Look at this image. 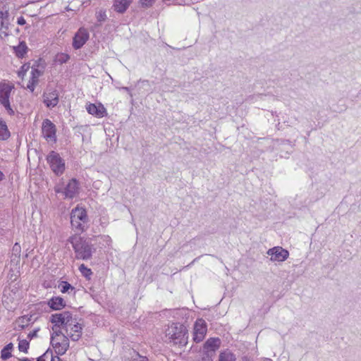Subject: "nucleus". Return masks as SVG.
<instances>
[{
	"mask_svg": "<svg viewBox=\"0 0 361 361\" xmlns=\"http://www.w3.org/2000/svg\"><path fill=\"white\" fill-rule=\"evenodd\" d=\"M68 242L72 245L75 252V257L77 259L85 261L90 260L92 258L95 248L90 240L84 238L80 235H73L69 238Z\"/></svg>",
	"mask_w": 361,
	"mask_h": 361,
	"instance_id": "nucleus-1",
	"label": "nucleus"
},
{
	"mask_svg": "<svg viewBox=\"0 0 361 361\" xmlns=\"http://www.w3.org/2000/svg\"><path fill=\"white\" fill-rule=\"evenodd\" d=\"M188 331L183 324L172 323L165 330L166 337L175 345L185 346L188 343Z\"/></svg>",
	"mask_w": 361,
	"mask_h": 361,
	"instance_id": "nucleus-2",
	"label": "nucleus"
},
{
	"mask_svg": "<svg viewBox=\"0 0 361 361\" xmlns=\"http://www.w3.org/2000/svg\"><path fill=\"white\" fill-rule=\"evenodd\" d=\"M221 340L219 338H210L204 343L202 353V361H213L216 350L221 346Z\"/></svg>",
	"mask_w": 361,
	"mask_h": 361,
	"instance_id": "nucleus-3",
	"label": "nucleus"
},
{
	"mask_svg": "<svg viewBox=\"0 0 361 361\" xmlns=\"http://www.w3.org/2000/svg\"><path fill=\"white\" fill-rule=\"evenodd\" d=\"M14 86L12 84L0 83V104L4 107L9 115H13L14 111L10 103V96Z\"/></svg>",
	"mask_w": 361,
	"mask_h": 361,
	"instance_id": "nucleus-4",
	"label": "nucleus"
},
{
	"mask_svg": "<svg viewBox=\"0 0 361 361\" xmlns=\"http://www.w3.org/2000/svg\"><path fill=\"white\" fill-rule=\"evenodd\" d=\"M73 319L72 313L65 311L52 314L50 322L54 324L56 326H61L65 329L67 326L72 324Z\"/></svg>",
	"mask_w": 361,
	"mask_h": 361,
	"instance_id": "nucleus-5",
	"label": "nucleus"
},
{
	"mask_svg": "<svg viewBox=\"0 0 361 361\" xmlns=\"http://www.w3.org/2000/svg\"><path fill=\"white\" fill-rule=\"evenodd\" d=\"M47 159L51 170L56 175H61L63 173L65 169V164L58 153L54 151H51L47 156Z\"/></svg>",
	"mask_w": 361,
	"mask_h": 361,
	"instance_id": "nucleus-6",
	"label": "nucleus"
},
{
	"mask_svg": "<svg viewBox=\"0 0 361 361\" xmlns=\"http://www.w3.org/2000/svg\"><path fill=\"white\" fill-rule=\"evenodd\" d=\"M267 254L270 256V260L272 262H284L289 257V252L279 246L269 249Z\"/></svg>",
	"mask_w": 361,
	"mask_h": 361,
	"instance_id": "nucleus-7",
	"label": "nucleus"
},
{
	"mask_svg": "<svg viewBox=\"0 0 361 361\" xmlns=\"http://www.w3.org/2000/svg\"><path fill=\"white\" fill-rule=\"evenodd\" d=\"M207 331V324L202 319H198L194 324L193 341L200 343L203 341Z\"/></svg>",
	"mask_w": 361,
	"mask_h": 361,
	"instance_id": "nucleus-8",
	"label": "nucleus"
},
{
	"mask_svg": "<svg viewBox=\"0 0 361 361\" xmlns=\"http://www.w3.org/2000/svg\"><path fill=\"white\" fill-rule=\"evenodd\" d=\"M42 133L47 140L56 141V126L49 119H45L42 126Z\"/></svg>",
	"mask_w": 361,
	"mask_h": 361,
	"instance_id": "nucleus-9",
	"label": "nucleus"
},
{
	"mask_svg": "<svg viewBox=\"0 0 361 361\" xmlns=\"http://www.w3.org/2000/svg\"><path fill=\"white\" fill-rule=\"evenodd\" d=\"M90 35L88 31L84 28L80 27L75 34L73 39V47L75 49H80L88 40Z\"/></svg>",
	"mask_w": 361,
	"mask_h": 361,
	"instance_id": "nucleus-10",
	"label": "nucleus"
},
{
	"mask_svg": "<svg viewBox=\"0 0 361 361\" xmlns=\"http://www.w3.org/2000/svg\"><path fill=\"white\" fill-rule=\"evenodd\" d=\"M43 102L47 108H53L56 106L59 101V92L56 90L47 89L44 92Z\"/></svg>",
	"mask_w": 361,
	"mask_h": 361,
	"instance_id": "nucleus-11",
	"label": "nucleus"
},
{
	"mask_svg": "<svg viewBox=\"0 0 361 361\" xmlns=\"http://www.w3.org/2000/svg\"><path fill=\"white\" fill-rule=\"evenodd\" d=\"M82 330L81 324L75 322L74 319H73L72 324L67 326L65 329L66 336L71 338L73 341H77L80 339L82 335Z\"/></svg>",
	"mask_w": 361,
	"mask_h": 361,
	"instance_id": "nucleus-12",
	"label": "nucleus"
},
{
	"mask_svg": "<svg viewBox=\"0 0 361 361\" xmlns=\"http://www.w3.org/2000/svg\"><path fill=\"white\" fill-rule=\"evenodd\" d=\"M79 183L75 178L70 180L63 191L66 197L73 199L79 194Z\"/></svg>",
	"mask_w": 361,
	"mask_h": 361,
	"instance_id": "nucleus-13",
	"label": "nucleus"
},
{
	"mask_svg": "<svg viewBox=\"0 0 361 361\" xmlns=\"http://www.w3.org/2000/svg\"><path fill=\"white\" fill-rule=\"evenodd\" d=\"M9 13L8 11H0V36L8 37L9 34Z\"/></svg>",
	"mask_w": 361,
	"mask_h": 361,
	"instance_id": "nucleus-14",
	"label": "nucleus"
},
{
	"mask_svg": "<svg viewBox=\"0 0 361 361\" xmlns=\"http://www.w3.org/2000/svg\"><path fill=\"white\" fill-rule=\"evenodd\" d=\"M86 109L90 114L97 118H102L107 114L106 109L102 104H89L87 105Z\"/></svg>",
	"mask_w": 361,
	"mask_h": 361,
	"instance_id": "nucleus-15",
	"label": "nucleus"
},
{
	"mask_svg": "<svg viewBox=\"0 0 361 361\" xmlns=\"http://www.w3.org/2000/svg\"><path fill=\"white\" fill-rule=\"evenodd\" d=\"M69 347V340L66 335L61 336V343L54 344V348L57 355H62L66 353Z\"/></svg>",
	"mask_w": 361,
	"mask_h": 361,
	"instance_id": "nucleus-16",
	"label": "nucleus"
},
{
	"mask_svg": "<svg viewBox=\"0 0 361 361\" xmlns=\"http://www.w3.org/2000/svg\"><path fill=\"white\" fill-rule=\"evenodd\" d=\"M71 219H77L83 223H87L88 220L85 209L78 207L72 210Z\"/></svg>",
	"mask_w": 361,
	"mask_h": 361,
	"instance_id": "nucleus-17",
	"label": "nucleus"
},
{
	"mask_svg": "<svg viewBox=\"0 0 361 361\" xmlns=\"http://www.w3.org/2000/svg\"><path fill=\"white\" fill-rule=\"evenodd\" d=\"M133 0H114L113 7L114 11L123 13L129 7Z\"/></svg>",
	"mask_w": 361,
	"mask_h": 361,
	"instance_id": "nucleus-18",
	"label": "nucleus"
},
{
	"mask_svg": "<svg viewBox=\"0 0 361 361\" xmlns=\"http://www.w3.org/2000/svg\"><path fill=\"white\" fill-rule=\"evenodd\" d=\"M48 305L52 310H59L66 306V302L61 297H54L49 300Z\"/></svg>",
	"mask_w": 361,
	"mask_h": 361,
	"instance_id": "nucleus-19",
	"label": "nucleus"
},
{
	"mask_svg": "<svg viewBox=\"0 0 361 361\" xmlns=\"http://www.w3.org/2000/svg\"><path fill=\"white\" fill-rule=\"evenodd\" d=\"M219 361H236L235 355L228 350L220 353Z\"/></svg>",
	"mask_w": 361,
	"mask_h": 361,
	"instance_id": "nucleus-20",
	"label": "nucleus"
},
{
	"mask_svg": "<svg viewBox=\"0 0 361 361\" xmlns=\"http://www.w3.org/2000/svg\"><path fill=\"white\" fill-rule=\"evenodd\" d=\"M14 50L18 58H23L27 52V47L25 42H20L17 47H14Z\"/></svg>",
	"mask_w": 361,
	"mask_h": 361,
	"instance_id": "nucleus-21",
	"label": "nucleus"
},
{
	"mask_svg": "<svg viewBox=\"0 0 361 361\" xmlns=\"http://www.w3.org/2000/svg\"><path fill=\"white\" fill-rule=\"evenodd\" d=\"M20 245L19 243H16L12 248L11 261H16L18 262L20 259Z\"/></svg>",
	"mask_w": 361,
	"mask_h": 361,
	"instance_id": "nucleus-22",
	"label": "nucleus"
},
{
	"mask_svg": "<svg viewBox=\"0 0 361 361\" xmlns=\"http://www.w3.org/2000/svg\"><path fill=\"white\" fill-rule=\"evenodd\" d=\"M32 316H23L18 318L17 320L18 327L19 330L24 329L26 326L29 325L30 322L31 321Z\"/></svg>",
	"mask_w": 361,
	"mask_h": 361,
	"instance_id": "nucleus-23",
	"label": "nucleus"
},
{
	"mask_svg": "<svg viewBox=\"0 0 361 361\" xmlns=\"http://www.w3.org/2000/svg\"><path fill=\"white\" fill-rule=\"evenodd\" d=\"M10 137V133L8 130L6 123L0 120V139L6 140Z\"/></svg>",
	"mask_w": 361,
	"mask_h": 361,
	"instance_id": "nucleus-24",
	"label": "nucleus"
},
{
	"mask_svg": "<svg viewBox=\"0 0 361 361\" xmlns=\"http://www.w3.org/2000/svg\"><path fill=\"white\" fill-rule=\"evenodd\" d=\"M13 345L12 343L7 344L1 352V357L3 360H7L11 357V350L13 349Z\"/></svg>",
	"mask_w": 361,
	"mask_h": 361,
	"instance_id": "nucleus-25",
	"label": "nucleus"
},
{
	"mask_svg": "<svg viewBox=\"0 0 361 361\" xmlns=\"http://www.w3.org/2000/svg\"><path fill=\"white\" fill-rule=\"evenodd\" d=\"M59 288L63 293H70V290L72 291L75 289L74 287L67 281H61L59 285Z\"/></svg>",
	"mask_w": 361,
	"mask_h": 361,
	"instance_id": "nucleus-26",
	"label": "nucleus"
},
{
	"mask_svg": "<svg viewBox=\"0 0 361 361\" xmlns=\"http://www.w3.org/2000/svg\"><path fill=\"white\" fill-rule=\"evenodd\" d=\"M71 224L73 228H75L78 230L83 231L85 230V224L79 220L71 219Z\"/></svg>",
	"mask_w": 361,
	"mask_h": 361,
	"instance_id": "nucleus-27",
	"label": "nucleus"
},
{
	"mask_svg": "<svg viewBox=\"0 0 361 361\" xmlns=\"http://www.w3.org/2000/svg\"><path fill=\"white\" fill-rule=\"evenodd\" d=\"M29 348V341L26 339L19 341L18 349L21 352L27 353Z\"/></svg>",
	"mask_w": 361,
	"mask_h": 361,
	"instance_id": "nucleus-28",
	"label": "nucleus"
},
{
	"mask_svg": "<svg viewBox=\"0 0 361 361\" xmlns=\"http://www.w3.org/2000/svg\"><path fill=\"white\" fill-rule=\"evenodd\" d=\"M52 355V351L48 350L42 355L39 356L37 361H51Z\"/></svg>",
	"mask_w": 361,
	"mask_h": 361,
	"instance_id": "nucleus-29",
	"label": "nucleus"
},
{
	"mask_svg": "<svg viewBox=\"0 0 361 361\" xmlns=\"http://www.w3.org/2000/svg\"><path fill=\"white\" fill-rule=\"evenodd\" d=\"M69 55L64 53H61L58 54L56 56V61L61 64L66 63L69 60Z\"/></svg>",
	"mask_w": 361,
	"mask_h": 361,
	"instance_id": "nucleus-30",
	"label": "nucleus"
},
{
	"mask_svg": "<svg viewBox=\"0 0 361 361\" xmlns=\"http://www.w3.org/2000/svg\"><path fill=\"white\" fill-rule=\"evenodd\" d=\"M79 270L85 276H87L88 275H91L92 274L91 269L87 268L83 264L79 267Z\"/></svg>",
	"mask_w": 361,
	"mask_h": 361,
	"instance_id": "nucleus-31",
	"label": "nucleus"
},
{
	"mask_svg": "<svg viewBox=\"0 0 361 361\" xmlns=\"http://www.w3.org/2000/svg\"><path fill=\"white\" fill-rule=\"evenodd\" d=\"M32 77L30 79L38 82V78L41 75L42 71L37 68H32Z\"/></svg>",
	"mask_w": 361,
	"mask_h": 361,
	"instance_id": "nucleus-32",
	"label": "nucleus"
},
{
	"mask_svg": "<svg viewBox=\"0 0 361 361\" xmlns=\"http://www.w3.org/2000/svg\"><path fill=\"white\" fill-rule=\"evenodd\" d=\"M97 19L99 22L102 23L105 21L106 18V12L104 11H99L97 13Z\"/></svg>",
	"mask_w": 361,
	"mask_h": 361,
	"instance_id": "nucleus-33",
	"label": "nucleus"
},
{
	"mask_svg": "<svg viewBox=\"0 0 361 361\" xmlns=\"http://www.w3.org/2000/svg\"><path fill=\"white\" fill-rule=\"evenodd\" d=\"M61 326H56L54 325L52 327L53 334L54 336L59 337L61 339V336L64 335L62 334L61 331L60 330Z\"/></svg>",
	"mask_w": 361,
	"mask_h": 361,
	"instance_id": "nucleus-34",
	"label": "nucleus"
},
{
	"mask_svg": "<svg viewBox=\"0 0 361 361\" xmlns=\"http://www.w3.org/2000/svg\"><path fill=\"white\" fill-rule=\"evenodd\" d=\"M37 81L30 79L28 84L27 85V88L32 92H34L35 85L37 84Z\"/></svg>",
	"mask_w": 361,
	"mask_h": 361,
	"instance_id": "nucleus-35",
	"label": "nucleus"
},
{
	"mask_svg": "<svg viewBox=\"0 0 361 361\" xmlns=\"http://www.w3.org/2000/svg\"><path fill=\"white\" fill-rule=\"evenodd\" d=\"M29 68H30V65L24 64L21 67V70L18 72V75L20 77H23L25 74V73L29 70Z\"/></svg>",
	"mask_w": 361,
	"mask_h": 361,
	"instance_id": "nucleus-36",
	"label": "nucleus"
},
{
	"mask_svg": "<svg viewBox=\"0 0 361 361\" xmlns=\"http://www.w3.org/2000/svg\"><path fill=\"white\" fill-rule=\"evenodd\" d=\"M155 0H140V4L142 7H149L154 3Z\"/></svg>",
	"mask_w": 361,
	"mask_h": 361,
	"instance_id": "nucleus-37",
	"label": "nucleus"
},
{
	"mask_svg": "<svg viewBox=\"0 0 361 361\" xmlns=\"http://www.w3.org/2000/svg\"><path fill=\"white\" fill-rule=\"evenodd\" d=\"M39 331V328L35 329L32 331L30 332L27 335V338L29 340L32 339L33 338H35L37 336V332Z\"/></svg>",
	"mask_w": 361,
	"mask_h": 361,
	"instance_id": "nucleus-38",
	"label": "nucleus"
},
{
	"mask_svg": "<svg viewBox=\"0 0 361 361\" xmlns=\"http://www.w3.org/2000/svg\"><path fill=\"white\" fill-rule=\"evenodd\" d=\"M163 3L166 4V5H171V4H182V2L179 1L178 0H162Z\"/></svg>",
	"mask_w": 361,
	"mask_h": 361,
	"instance_id": "nucleus-39",
	"label": "nucleus"
},
{
	"mask_svg": "<svg viewBox=\"0 0 361 361\" xmlns=\"http://www.w3.org/2000/svg\"><path fill=\"white\" fill-rule=\"evenodd\" d=\"M56 343H61V338L54 336V334L51 336V344L54 347V344Z\"/></svg>",
	"mask_w": 361,
	"mask_h": 361,
	"instance_id": "nucleus-40",
	"label": "nucleus"
},
{
	"mask_svg": "<svg viewBox=\"0 0 361 361\" xmlns=\"http://www.w3.org/2000/svg\"><path fill=\"white\" fill-rule=\"evenodd\" d=\"M17 23L20 25H24L26 23V20L23 16H20L18 18Z\"/></svg>",
	"mask_w": 361,
	"mask_h": 361,
	"instance_id": "nucleus-41",
	"label": "nucleus"
},
{
	"mask_svg": "<svg viewBox=\"0 0 361 361\" xmlns=\"http://www.w3.org/2000/svg\"><path fill=\"white\" fill-rule=\"evenodd\" d=\"M51 361H63L58 355H52Z\"/></svg>",
	"mask_w": 361,
	"mask_h": 361,
	"instance_id": "nucleus-42",
	"label": "nucleus"
},
{
	"mask_svg": "<svg viewBox=\"0 0 361 361\" xmlns=\"http://www.w3.org/2000/svg\"><path fill=\"white\" fill-rule=\"evenodd\" d=\"M19 361H32L28 358L18 359Z\"/></svg>",
	"mask_w": 361,
	"mask_h": 361,
	"instance_id": "nucleus-43",
	"label": "nucleus"
},
{
	"mask_svg": "<svg viewBox=\"0 0 361 361\" xmlns=\"http://www.w3.org/2000/svg\"><path fill=\"white\" fill-rule=\"evenodd\" d=\"M4 177V173L0 171V181L3 180Z\"/></svg>",
	"mask_w": 361,
	"mask_h": 361,
	"instance_id": "nucleus-44",
	"label": "nucleus"
},
{
	"mask_svg": "<svg viewBox=\"0 0 361 361\" xmlns=\"http://www.w3.org/2000/svg\"><path fill=\"white\" fill-rule=\"evenodd\" d=\"M148 359L146 357H142V360L140 361H147Z\"/></svg>",
	"mask_w": 361,
	"mask_h": 361,
	"instance_id": "nucleus-45",
	"label": "nucleus"
},
{
	"mask_svg": "<svg viewBox=\"0 0 361 361\" xmlns=\"http://www.w3.org/2000/svg\"><path fill=\"white\" fill-rule=\"evenodd\" d=\"M243 361H250L247 357H243Z\"/></svg>",
	"mask_w": 361,
	"mask_h": 361,
	"instance_id": "nucleus-46",
	"label": "nucleus"
},
{
	"mask_svg": "<svg viewBox=\"0 0 361 361\" xmlns=\"http://www.w3.org/2000/svg\"><path fill=\"white\" fill-rule=\"evenodd\" d=\"M124 90H128V87H123Z\"/></svg>",
	"mask_w": 361,
	"mask_h": 361,
	"instance_id": "nucleus-47",
	"label": "nucleus"
}]
</instances>
